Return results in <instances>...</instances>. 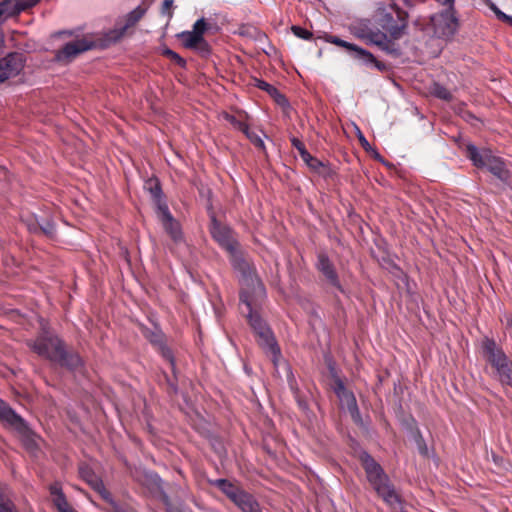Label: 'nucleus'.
<instances>
[{
	"mask_svg": "<svg viewBox=\"0 0 512 512\" xmlns=\"http://www.w3.org/2000/svg\"><path fill=\"white\" fill-rule=\"evenodd\" d=\"M333 391L339 398L341 404L347 408L353 421L360 424L362 418L356 397L352 391L346 389L344 382L339 377H335L334 379Z\"/></svg>",
	"mask_w": 512,
	"mask_h": 512,
	"instance_id": "10",
	"label": "nucleus"
},
{
	"mask_svg": "<svg viewBox=\"0 0 512 512\" xmlns=\"http://www.w3.org/2000/svg\"><path fill=\"white\" fill-rule=\"evenodd\" d=\"M210 233L212 238L224 249L230 253H234L239 249V242L235 238L232 229L221 224L215 216L211 218Z\"/></svg>",
	"mask_w": 512,
	"mask_h": 512,
	"instance_id": "9",
	"label": "nucleus"
},
{
	"mask_svg": "<svg viewBox=\"0 0 512 512\" xmlns=\"http://www.w3.org/2000/svg\"><path fill=\"white\" fill-rule=\"evenodd\" d=\"M432 94L441 100L450 101L452 99L450 91L440 84H434Z\"/></svg>",
	"mask_w": 512,
	"mask_h": 512,
	"instance_id": "34",
	"label": "nucleus"
},
{
	"mask_svg": "<svg viewBox=\"0 0 512 512\" xmlns=\"http://www.w3.org/2000/svg\"><path fill=\"white\" fill-rule=\"evenodd\" d=\"M290 141H291L292 146H293L295 149H297V151L299 152L300 157H301V159H302V160H303L305 157H308L309 152H308V150L306 149V147H305L304 143H303L301 140H299V139H298V138H296V137H291V138H290Z\"/></svg>",
	"mask_w": 512,
	"mask_h": 512,
	"instance_id": "39",
	"label": "nucleus"
},
{
	"mask_svg": "<svg viewBox=\"0 0 512 512\" xmlns=\"http://www.w3.org/2000/svg\"><path fill=\"white\" fill-rule=\"evenodd\" d=\"M149 340L151 344H153L156 348L159 347V342H165L164 337L161 333H152Z\"/></svg>",
	"mask_w": 512,
	"mask_h": 512,
	"instance_id": "45",
	"label": "nucleus"
},
{
	"mask_svg": "<svg viewBox=\"0 0 512 512\" xmlns=\"http://www.w3.org/2000/svg\"><path fill=\"white\" fill-rule=\"evenodd\" d=\"M482 351L485 360L493 369V377L502 386L512 387V360L503 348L494 339L485 337L482 341Z\"/></svg>",
	"mask_w": 512,
	"mask_h": 512,
	"instance_id": "3",
	"label": "nucleus"
},
{
	"mask_svg": "<svg viewBox=\"0 0 512 512\" xmlns=\"http://www.w3.org/2000/svg\"><path fill=\"white\" fill-rule=\"evenodd\" d=\"M50 494L52 497V501L57 508L58 512H69L68 511V503L66 498L62 492L61 486L59 483H54L50 485Z\"/></svg>",
	"mask_w": 512,
	"mask_h": 512,
	"instance_id": "22",
	"label": "nucleus"
},
{
	"mask_svg": "<svg viewBox=\"0 0 512 512\" xmlns=\"http://www.w3.org/2000/svg\"><path fill=\"white\" fill-rule=\"evenodd\" d=\"M144 188L151 194L154 201L162 200L163 192L158 178L152 177L146 180Z\"/></svg>",
	"mask_w": 512,
	"mask_h": 512,
	"instance_id": "28",
	"label": "nucleus"
},
{
	"mask_svg": "<svg viewBox=\"0 0 512 512\" xmlns=\"http://www.w3.org/2000/svg\"><path fill=\"white\" fill-rule=\"evenodd\" d=\"M291 31L296 37L301 38L303 40H310L313 38L312 32L297 25H293L291 27Z\"/></svg>",
	"mask_w": 512,
	"mask_h": 512,
	"instance_id": "38",
	"label": "nucleus"
},
{
	"mask_svg": "<svg viewBox=\"0 0 512 512\" xmlns=\"http://www.w3.org/2000/svg\"><path fill=\"white\" fill-rule=\"evenodd\" d=\"M244 134L256 148L266 153L265 143L257 133L251 131L250 128H248Z\"/></svg>",
	"mask_w": 512,
	"mask_h": 512,
	"instance_id": "30",
	"label": "nucleus"
},
{
	"mask_svg": "<svg viewBox=\"0 0 512 512\" xmlns=\"http://www.w3.org/2000/svg\"><path fill=\"white\" fill-rule=\"evenodd\" d=\"M91 488L97 492L99 494V496L105 500L106 502L108 503H111L113 504V499H112V496H111V493L106 489L103 481L98 477V476H95L92 481H88L87 482Z\"/></svg>",
	"mask_w": 512,
	"mask_h": 512,
	"instance_id": "26",
	"label": "nucleus"
},
{
	"mask_svg": "<svg viewBox=\"0 0 512 512\" xmlns=\"http://www.w3.org/2000/svg\"><path fill=\"white\" fill-rule=\"evenodd\" d=\"M155 202L157 204V208L160 213L161 221H163L164 219H166V214H171V213H170L168 206L165 202H163L162 200L155 201Z\"/></svg>",
	"mask_w": 512,
	"mask_h": 512,
	"instance_id": "44",
	"label": "nucleus"
},
{
	"mask_svg": "<svg viewBox=\"0 0 512 512\" xmlns=\"http://www.w3.org/2000/svg\"><path fill=\"white\" fill-rule=\"evenodd\" d=\"M303 161L311 171L319 174L325 179L331 178L334 174L328 163L319 160L318 158L312 156L310 153L308 154V157L303 159Z\"/></svg>",
	"mask_w": 512,
	"mask_h": 512,
	"instance_id": "20",
	"label": "nucleus"
},
{
	"mask_svg": "<svg viewBox=\"0 0 512 512\" xmlns=\"http://www.w3.org/2000/svg\"><path fill=\"white\" fill-rule=\"evenodd\" d=\"M354 58L361 60L366 65H372L376 57L368 50L358 47L356 53L354 54Z\"/></svg>",
	"mask_w": 512,
	"mask_h": 512,
	"instance_id": "32",
	"label": "nucleus"
},
{
	"mask_svg": "<svg viewBox=\"0 0 512 512\" xmlns=\"http://www.w3.org/2000/svg\"><path fill=\"white\" fill-rule=\"evenodd\" d=\"M158 352L161 356L171 364L172 369L175 368V358L172 350L166 345L165 342H159V347L157 348Z\"/></svg>",
	"mask_w": 512,
	"mask_h": 512,
	"instance_id": "31",
	"label": "nucleus"
},
{
	"mask_svg": "<svg viewBox=\"0 0 512 512\" xmlns=\"http://www.w3.org/2000/svg\"><path fill=\"white\" fill-rule=\"evenodd\" d=\"M466 156L477 168H487V170L502 182L510 179V171L507 169L504 161L493 155L490 149L479 150L475 145L466 146Z\"/></svg>",
	"mask_w": 512,
	"mask_h": 512,
	"instance_id": "6",
	"label": "nucleus"
},
{
	"mask_svg": "<svg viewBox=\"0 0 512 512\" xmlns=\"http://www.w3.org/2000/svg\"><path fill=\"white\" fill-rule=\"evenodd\" d=\"M339 47L345 48L346 50L354 52V54H355L359 46H357L353 43L347 42L345 40H341Z\"/></svg>",
	"mask_w": 512,
	"mask_h": 512,
	"instance_id": "46",
	"label": "nucleus"
},
{
	"mask_svg": "<svg viewBox=\"0 0 512 512\" xmlns=\"http://www.w3.org/2000/svg\"><path fill=\"white\" fill-rule=\"evenodd\" d=\"M417 446H418V449H419V452L422 454V455H427V446L425 444V441L424 439L422 438V436L420 435L417 440Z\"/></svg>",
	"mask_w": 512,
	"mask_h": 512,
	"instance_id": "47",
	"label": "nucleus"
},
{
	"mask_svg": "<svg viewBox=\"0 0 512 512\" xmlns=\"http://www.w3.org/2000/svg\"><path fill=\"white\" fill-rule=\"evenodd\" d=\"M225 119L237 130L245 133L249 125L231 114H225Z\"/></svg>",
	"mask_w": 512,
	"mask_h": 512,
	"instance_id": "36",
	"label": "nucleus"
},
{
	"mask_svg": "<svg viewBox=\"0 0 512 512\" xmlns=\"http://www.w3.org/2000/svg\"><path fill=\"white\" fill-rule=\"evenodd\" d=\"M25 64V58L22 53L11 52L0 59V72L3 78L8 80L20 74Z\"/></svg>",
	"mask_w": 512,
	"mask_h": 512,
	"instance_id": "13",
	"label": "nucleus"
},
{
	"mask_svg": "<svg viewBox=\"0 0 512 512\" xmlns=\"http://www.w3.org/2000/svg\"><path fill=\"white\" fill-rule=\"evenodd\" d=\"M255 337L257 344L264 353L271 358L274 366L277 367L282 354L273 331L271 330L269 333L261 332L256 334Z\"/></svg>",
	"mask_w": 512,
	"mask_h": 512,
	"instance_id": "15",
	"label": "nucleus"
},
{
	"mask_svg": "<svg viewBox=\"0 0 512 512\" xmlns=\"http://www.w3.org/2000/svg\"><path fill=\"white\" fill-rule=\"evenodd\" d=\"M178 36L182 40L183 45L186 48L193 49L200 44L207 46L205 39L200 38L198 33H194L192 31H184L180 33Z\"/></svg>",
	"mask_w": 512,
	"mask_h": 512,
	"instance_id": "23",
	"label": "nucleus"
},
{
	"mask_svg": "<svg viewBox=\"0 0 512 512\" xmlns=\"http://www.w3.org/2000/svg\"><path fill=\"white\" fill-rule=\"evenodd\" d=\"M145 13L146 9L141 6H137L134 10L129 12L126 17V23L122 27L119 36L123 35L127 28L134 26L145 15Z\"/></svg>",
	"mask_w": 512,
	"mask_h": 512,
	"instance_id": "27",
	"label": "nucleus"
},
{
	"mask_svg": "<svg viewBox=\"0 0 512 512\" xmlns=\"http://www.w3.org/2000/svg\"><path fill=\"white\" fill-rule=\"evenodd\" d=\"M136 480L145 486L152 494L163 496L167 498L164 494L163 489V481L159 477V475L152 471H137L135 474Z\"/></svg>",
	"mask_w": 512,
	"mask_h": 512,
	"instance_id": "16",
	"label": "nucleus"
},
{
	"mask_svg": "<svg viewBox=\"0 0 512 512\" xmlns=\"http://www.w3.org/2000/svg\"><path fill=\"white\" fill-rule=\"evenodd\" d=\"M397 20L391 13L380 11L377 14V28L386 33L388 39L394 42L399 39L407 26L408 14L400 9L397 10Z\"/></svg>",
	"mask_w": 512,
	"mask_h": 512,
	"instance_id": "7",
	"label": "nucleus"
},
{
	"mask_svg": "<svg viewBox=\"0 0 512 512\" xmlns=\"http://www.w3.org/2000/svg\"><path fill=\"white\" fill-rule=\"evenodd\" d=\"M91 488L97 492L99 494V496L105 500L106 502L108 503H111L113 504V499H112V496H111V493L106 489L103 481L98 477V476H95L92 481H88L87 482Z\"/></svg>",
	"mask_w": 512,
	"mask_h": 512,
	"instance_id": "25",
	"label": "nucleus"
},
{
	"mask_svg": "<svg viewBox=\"0 0 512 512\" xmlns=\"http://www.w3.org/2000/svg\"><path fill=\"white\" fill-rule=\"evenodd\" d=\"M435 25L442 36L449 37L454 35L458 27V19L455 15V9H445L440 12Z\"/></svg>",
	"mask_w": 512,
	"mask_h": 512,
	"instance_id": "17",
	"label": "nucleus"
},
{
	"mask_svg": "<svg viewBox=\"0 0 512 512\" xmlns=\"http://www.w3.org/2000/svg\"><path fill=\"white\" fill-rule=\"evenodd\" d=\"M3 6H4V4H0V17H1L2 15H4V13H5V10H4V9H2V7H3Z\"/></svg>",
	"mask_w": 512,
	"mask_h": 512,
	"instance_id": "54",
	"label": "nucleus"
},
{
	"mask_svg": "<svg viewBox=\"0 0 512 512\" xmlns=\"http://www.w3.org/2000/svg\"><path fill=\"white\" fill-rule=\"evenodd\" d=\"M40 0H3L0 4H4L2 9L5 10L4 15L13 16L35 6Z\"/></svg>",
	"mask_w": 512,
	"mask_h": 512,
	"instance_id": "19",
	"label": "nucleus"
},
{
	"mask_svg": "<svg viewBox=\"0 0 512 512\" xmlns=\"http://www.w3.org/2000/svg\"><path fill=\"white\" fill-rule=\"evenodd\" d=\"M24 425L25 429H20L18 425L14 426L13 429L20 435L24 446L28 449H33L36 447L35 434L25 419Z\"/></svg>",
	"mask_w": 512,
	"mask_h": 512,
	"instance_id": "24",
	"label": "nucleus"
},
{
	"mask_svg": "<svg viewBox=\"0 0 512 512\" xmlns=\"http://www.w3.org/2000/svg\"><path fill=\"white\" fill-rule=\"evenodd\" d=\"M272 329L269 327V325L266 323L264 326H262V329H259L258 331H256L254 334H259L261 332H266V333H269V331H271Z\"/></svg>",
	"mask_w": 512,
	"mask_h": 512,
	"instance_id": "53",
	"label": "nucleus"
},
{
	"mask_svg": "<svg viewBox=\"0 0 512 512\" xmlns=\"http://www.w3.org/2000/svg\"><path fill=\"white\" fill-rule=\"evenodd\" d=\"M255 86L260 90L267 92L271 96H279L281 99H284V96L279 93L278 89L275 86L269 84L264 80L256 79Z\"/></svg>",
	"mask_w": 512,
	"mask_h": 512,
	"instance_id": "29",
	"label": "nucleus"
},
{
	"mask_svg": "<svg viewBox=\"0 0 512 512\" xmlns=\"http://www.w3.org/2000/svg\"><path fill=\"white\" fill-rule=\"evenodd\" d=\"M39 225L38 221L31 222L27 224V228L31 233L38 234L39 233Z\"/></svg>",
	"mask_w": 512,
	"mask_h": 512,
	"instance_id": "50",
	"label": "nucleus"
},
{
	"mask_svg": "<svg viewBox=\"0 0 512 512\" xmlns=\"http://www.w3.org/2000/svg\"><path fill=\"white\" fill-rule=\"evenodd\" d=\"M325 41L328 42V43H331V44H334V45H337L339 46L340 42H341V38L337 37V36H334V35H325L324 37Z\"/></svg>",
	"mask_w": 512,
	"mask_h": 512,
	"instance_id": "49",
	"label": "nucleus"
},
{
	"mask_svg": "<svg viewBox=\"0 0 512 512\" xmlns=\"http://www.w3.org/2000/svg\"><path fill=\"white\" fill-rule=\"evenodd\" d=\"M357 37L363 39L368 44L379 47L382 51L393 56H399L400 50L395 42L388 39L386 33L379 28H371L368 25L360 27L356 33Z\"/></svg>",
	"mask_w": 512,
	"mask_h": 512,
	"instance_id": "8",
	"label": "nucleus"
},
{
	"mask_svg": "<svg viewBox=\"0 0 512 512\" xmlns=\"http://www.w3.org/2000/svg\"><path fill=\"white\" fill-rule=\"evenodd\" d=\"M229 255L232 266L242 277L241 281L244 287L241 292L248 291L251 296L265 300L266 289L258 277L255 267L243 257L239 249Z\"/></svg>",
	"mask_w": 512,
	"mask_h": 512,
	"instance_id": "4",
	"label": "nucleus"
},
{
	"mask_svg": "<svg viewBox=\"0 0 512 512\" xmlns=\"http://www.w3.org/2000/svg\"><path fill=\"white\" fill-rule=\"evenodd\" d=\"M39 233H43L44 235L52 238L55 235V225L51 221H45L44 223H40L39 225Z\"/></svg>",
	"mask_w": 512,
	"mask_h": 512,
	"instance_id": "41",
	"label": "nucleus"
},
{
	"mask_svg": "<svg viewBox=\"0 0 512 512\" xmlns=\"http://www.w3.org/2000/svg\"><path fill=\"white\" fill-rule=\"evenodd\" d=\"M161 222L165 231L169 234L174 242L177 243L182 241L183 234L180 224L173 218L172 214H166V219Z\"/></svg>",
	"mask_w": 512,
	"mask_h": 512,
	"instance_id": "21",
	"label": "nucleus"
},
{
	"mask_svg": "<svg viewBox=\"0 0 512 512\" xmlns=\"http://www.w3.org/2000/svg\"><path fill=\"white\" fill-rule=\"evenodd\" d=\"M174 0H163L161 5V14L166 15L168 18H171L173 15L172 6Z\"/></svg>",
	"mask_w": 512,
	"mask_h": 512,
	"instance_id": "43",
	"label": "nucleus"
},
{
	"mask_svg": "<svg viewBox=\"0 0 512 512\" xmlns=\"http://www.w3.org/2000/svg\"><path fill=\"white\" fill-rule=\"evenodd\" d=\"M26 345L38 356L69 370H76L82 365L81 357L77 353L68 352L64 342L46 329H43L34 339L26 340Z\"/></svg>",
	"mask_w": 512,
	"mask_h": 512,
	"instance_id": "1",
	"label": "nucleus"
},
{
	"mask_svg": "<svg viewBox=\"0 0 512 512\" xmlns=\"http://www.w3.org/2000/svg\"><path fill=\"white\" fill-rule=\"evenodd\" d=\"M316 267L331 286L336 288L340 293L346 294L345 289L340 283L334 264L331 262L326 253L318 254Z\"/></svg>",
	"mask_w": 512,
	"mask_h": 512,
	"instance_id": "14",
	"label": "nucleus"
},
{
	"mask_svg": "<svg viewBox=\"0 0 512 512\" xmlns=\"http://www.w3.org/2000/svg\"><path fill=\"white\" fill-rule=\"evenodd\" d=\"M206 28H207V24L205 22V19L201 18V19H198L194 23L192 32L198 33L200 38H204L203 34H204Z\"/></svg>",
	"mask_w": 512,
	"mask_h": 512,
	"instance_id": "42",
	"label": "nucleus"
},
{
	"mask_svg": "<svg viewBox=\"0 0 512 512\" xmlns=\"http://www.w3.org/2000/svg\"><path fill=\"white\" fill-rule=\"evenodd\" d=\"M263 301L264 300H260L255 296H251L248 291L240 292V302L244 304L248 310L247 319L254 333L262 329V326L266 324V321L260 316L258 311L254 309Z\"/></svg>",
	"mask_w": 512,
	"mask_h": 512,
	"instance_id": "12",
	"label": "nucleus"
},
{
	"mask_svg": "<svg viewBox=\"0 0 512 512\" xmlns=\"http://www.w3.org/2000/svg\"><path fill=\"white\" fill-rule=\"evenodd\" d=\"M93 42L84 38L76 39L66 43L61 49L55 53V60L61 63H69L75 59L79 54L90 50L93 47Z\"/></svg>",
	"mask_w": 512,
	"mask_h": 512,
	"instance_id": "11",
	"label": "nucleus"
},
{
	"mask_svg": "<svg viewBox=\"0 0 512 512\" xmlns=\"http://www.w3.org/2000/svg\"><path fill=\"white\" fill-rule=\"evenodd\" d=\"M489 8L494 12L495 16L498 20L509 24L512 27V16L507 15L503 11H501L494 3L489 4Z\"/></svg>",
	"mask_w": 512,
	"mask_h": 512,
	"instance_id": "37",
	"label": "nucleus"
},
{
	"mask_svg": "<svg viewBox=\"0 0 512 512\" xmlns=\"http://www.w3.org/2000/svg\"><path fill=\"white\" fill-rule=\"evenodd\" d=\"M360 461L366 472L369 483L377 494L391 507L400 504V496L390 484L389 478L380 464L366 451L360 454Z\"/></svg>",
	"mask_w": 512,
	"mask_h": 512,
	"instance_id": "2",
	"label": "nucleus"
},
{
	"mask_svg": "<svg viewBox=\"0 0 512 512\" xmlns=\"http://www.w3.org/2000/svg\"><path fill=\"white\" fill-rule=\"evenodd\" d=\"M13 508V503L6 490L0 488V512H13Z\"/></svg>",
	"mask_w": 512,
	"mask_h": 512,
	"instance_id": "33",
	"label": "nucleus"
},
{
	"mask_svg": "<svg viewBox=\"0 0 512 512\" xmlns=\"http://www.w3.org/2000/svg\"><path fill=\"white\" fill-rule=\"evenodd\" d=\"M242 512H259V505L253 494L246 491L239 482L220 478L210 481Z\"/></svg>",
	"mask_w": 512,
	"mask_h": 512,
	"instance_id": "5",
	"label": "nucleus"
},
{
	"mask_svg": "<svg viewBox=\"0 0 512 512\" xmlns=\"http://www.w3.org/2000/svg\"><path fill=\"white\" fill-rule=\"evenodd\" d=\"M372 65L379 71L384 72L387 70V65L375 58V61L372 63Z\"/></svg>",
	"mask_w": 512,
	"mask_h": 512,
	"instance_id": "51",
	"label": "nucleus"
},
{
	"mask_svg": "<svg viewBox=\"0 0 512 512\" xmlns=\"http://www.w3.org/2000/svg\"><path fill=\"white\" fill-rule=\"evenodd\" d=\"M438 3L446 6V9H455L454 0H436Z\"/></svg>",
	"mask_w": 512,
	"mask_h": 512,
	"instance_id": "52",
	"label": "nucleus"
},
{
	"mask_svg": "<svg viewBox=\"0 0 512 512\" xmlns=\"http://www.w3.org/2000/svg\"><path fill=\"white\" fill-rule=\"evenodd\" d=\"M0 421L14 427L19 426L20 429H25L24 418L20 416L14 409H12L4 400L0 398Z\"/></svg>",
	"mask_w": 512,
	"mask_h": 512,
	"instance_id": "18",
	"label": "nucleus"
},
{
	"mask_svg": "<svg viewBox=\"0 0 512 512\" xmlns=\"http://www.w3.org/2000/svg\"><path fill=\"white\" fill-rule=\"evenodd\" d=\"M79 474L83 480L86 482L92 481V479L97 476L91 467L87 464H81L79 466Z\"/></svg>",
	"mask_w": 512,
	"mask_h": 512,
	"instance_id": "40",
	"label": "nucleus"
},
{
	"mask_svg": "<svg viewBox=\"0 0 512 512\" xmlns=\"http://www.w3.org/2000/svg\"><path fill=\"white\" fill-rule=\"evenodd\" d=\"M162 54L166 57H168L171 61H173L175 64H177L179 67L184 68L186 66V61L184 58H182L178 53L173 51L170 48H165L162 52Z\"/></svg>",
	"mask_w": 512,
	"mask_h": 512,
	"instance_id": "35",
	"label": "nucleus"
},
{
	"mask_svg": "<svg viewBox=\"0 0 512 512\" xmlns=\"http://www.w3.org/2000/svg\"><path fill=\"white\" fill-rule=\"evenodd\" d=\"M358 139L361 144V146L368 151L371 148V145L369 144L368 140L365 138L363 133L359 130Z\"/></svg>",
	"mask_w": 512,
	"mask_h": 512,
	"instance_id": "48",
	"label": "nucleus"
}]
</instances>
